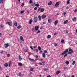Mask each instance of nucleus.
Masks as SVG:
<instances>
[{"label":"nucleus","mask_w":77,"mask_h":77,"mask_svg":"<svg viewBox=\"0 0 77 77\" xmlns=\"http://www.w3.org/2000/svg\"><path fill=\"white\" fill-rule=\"evenodd\" d=\"M67 52H68V49H66V51H64L62 53V54H61V55H63V54H66V53H67Z\"/></svg>","instance_id":"obj_1"},{"label":"nucleus","mask_w":77,"mask_h":77,"mask_svg":"<svg viewBox=\"0 0 77 77\" xmlns=\"http://www.w3.org/2000/svg\"><path fill=\"white\" fill-rule=\"evenodd\" d=\"M28 59L29 60H30V61H31V62H35V60L33 59L30 58H29Z\"/></svg>","instance_id":"obj_2"},{"label":"nucleus","mask_w":77,"mask_h":77,"mask_svg":"<svg viewBox=\"0 0 77 77\" xmlns=\"http://www.w3.org/2000/svg\"><path fill=\"white\" fill-rule=\"evenodd\" d=\"M4 46L5 48H8V47H9V44L8 43L5 44L4 45Z\"/></svg>","instance_id":"obj_3"},{"label":"nucleus","mask_w":77,"mask_h":77,"mask_svg":"<svg viewBox=\"0 0 77 77\" xmlns=\"http://www.w3.org/2000/svg\"><path fill=\"white\" fill-rule=\"evenodd\" d=\"M33 20L34 23H36V22H37V17H34Z\"/></svg>","instance_id":"obj_4"},{"label":"nucleus","mask_w":77,"mask_h":77,"mask_svg":"<svg viewBox=\"0 0 77 77\" xmlns=\"http://www.w3.org/2000/svg\"><path fill=\"white\" fill-rule=\"evenodd\" d=\"M39 28V26H35V30H38V29Z\"/></svg>","instance_id":"obj_5"},{"label":"nucleus","mask_w":77,"mask_h":77,"mask_svg":"<svg viewBox=\"0 0 77 77\" xmlns=\"http://www.w3.org/2000/svg\"><path fill=\"white\" fill-rule=\"evenodd\" d=\"M47 17V16L45 15H43L41 17L42 19H44V18H45V17Z\"/></svg>","instance_id":"obj_6"},{"label":"nucleus","mask_w":77,"mask_h":77,"mask_svg":"<svg viewBox=\"0 0 77 77\" xmlns=\"http://www.w3.org/2000/svg\"><path fill=\"white\" fill-rule=\"evenodd\" d=\"M60 4L59 2H57L55 5V7H57Z\"/></svg>","instance_id":"obj_7"},{"label":"nucleus","mask_w":77,"mask_h":77,"mask_svg":"<svg viewBox=\"0 0 77 77\" xmlns=\"http://www.w3.org/2000/svg\"><path fill=\"white\" fill-rule=\"evenodd\" d=\"M7 24L8 25L10 26H12V23L11 22H8Z\"/></svg>","instance_id":"obj_8"},{"label":"nucleus","mask_w":77,"mask_h":77,"mask_svg":"<svg viewBox=\"0 0 77 77\" xmlns=\"http://www.w3.org/2000/svg\"><path fill=\"white\" fill-rule=\"evenodd\" d=\"M17 75L19 76V77H21L22 75V74L21 73V72H19V74H17Z\"/></svg>","instance_id":"obj_9"},{"label":"nucleus","mask_w":77,"mask_h":77,"mask_svg":"<svg viewBox=\"0 0 77 77\" xmlns=\"http://www.w3.org/2000/svg\"><path fill=\"white\" fill-rule=\"evenodd\" d=\"M51 4H52V2L51 1H50L48 3V5H49V6H50V5H51Z\"/></svg>","instance_id":"obj_10"},{"label":"nucleus","mask_w":77,"mask_h":77,"mask_svg":"<svg viewBox=\"0 0 77 77\" xmlns=\"http://www.w3.org/2000/svg\"><path fill=\"white\" fill-rule=\"evenodd\" d=\"M48 23H51V19H48Z\"/></svg>","instance_id":"obj_11"},{"label":"nucleus","mask_w":77,"mask_h":77,"mask_svg":"<svg viewBox=\"0 0 77 77\" xmlns=\"http://www.w3.org/2000/svg\"><path fill=\"white\" fill-rule=\"evenodd\" d=\"M19 60L20 61H21L22 60V58H21V56L20 55H19Z\"/></svg>","instance_id":"obj_12"},{"label":"nucleus","mask_w":77,"mask_h":77,"mask_svg":"<svg viewBox=\"0 0 77 77\" xmlns=\"http://www.w3.org/2000/svg\"><path fill=\"white\" fill-rule=\"evenodd\" d=\"M20 38L21 41H24V39H23V37L22 36H20Z\"/></svg>","instance_id":"obj_13"},{"label":"nucleus","mask_w":77,"mask_h":77,"mask_svg":"<svg viewBox=\"0 0 77 77\" xmlns=\"http://www.w3.org/2000/svg\"><path fill=\"white\" fill-rule=\"evenodd\" d=\"M44 11V9L42 8V9L40 10V12H43Z\"/></svg>","instance_id":"obj_14"},{"label":"nucleus","mask_w":77,"mask_h":77,"mask_svg":"<svg viewBox=\"0 0 77 77\" xmlns=\"http://www.w3.org/2000/svg\"><path fill=\"white\" fill-rule=\"evenodd\" d=\"M68 20H67L65 21L64 22V24H67V23H68Z\"/></svg>","instance_id":"obj_15"},{"label":"nucleus","mask_w":77,"mask_h":77,"mask_svg":"<svg viewBox=\"0 0 77 77\" xmlns=\"http://www.w3.org/2000/svg\"><path fill=\"white\" fill-rule=\"evenodd\" d=\"M38 18L39 19V21H41V15H39L38 16Z\"/></svg>","instance_id":"obj_16"},{"label":"nucleus","mask_w":77,"mask_h":77,"mask_svg":"<svg viewBox=\"0 0 77 77\" xmlns=\"http://www.w3.org/2000/svg\"><path fill=\"white\" fill-rule=\"evenodd\" d=\"M60 72H61L60 71H57L56 74H59Z\"/></svg>","instance_id":"obj_17"},{"label":"nucleus","mask_w":77,"mask_h":77,"mask_svg":"<svg viewBox=\"0 0 77 77\" xmlns=\"http://www.w3.org/2000/svg\"><path fill=\"white\" fill-rule=\"evenodd\" d=\"M4 66L5 67H8V64L5 63L4 64Z\"/></svg>","instance_id":"obj_18"},{"label":"nucleus","mask_w":77,"mask_h":77,"mask_svg":"<svg viewBox=\"0 0 77 77\" xmlns=\"http://www.w3.org/2000/svg\"><path fill=\"white\" fill-rule=\"evenodd\" d=\"M57 23H58V20L55 21L54 23L55 25L56 26V24H57Z\"/></svg>","instance_id":"obj_19"},{"label":"nucleus","mask_w":77,"mask_h":77,"mask_svg":"<svg viewBox=\"0 0 77 77\" xmlns=\"http://www.w3.org/2000/svg\"><path fill=\"white\" fill-rule=\"evenodd\" d=\"M51 37V35H48V36L47 37V38H50Z\"/></svg>","instance_id":"obj_20"},{"label":"nucleus","mask_w":77,"mask_h":77,"mask_svg":"<svg viewBox=\"0 0 77 77\" xmlns=\"http://www.w3.org/2000/svg\"><path fill=\"white\" fill-rule=\"evenodd\" d=\"M32 20L30 19L29 20V23L30 24H32Z\"/></svg>","instance_id":"obj_21"},{"label":"nucleus","mask_w":77,"mask_h":77,"mask_svg":"<svg viewBox=\"0 0 77 77\" xmlns=\"http://www.w3.org/2000/svg\"><path fill=\"white\" fill-rule=\"evenodd\" d=\"M23 51H24L25 52H27V51H28V49H24Z\"/></svg>","instance_id":"obj_22"},{"label":"nucleus","mask_w":77,"mask_h":77,"mask_svg":"<svg viewBox=\"0 0 77 77\" xmlns=\"http://www.w3.org/2000/svg\"><path fill=\"white\" fill-rule=\"evenodd\" d=\"M18 65L19 66H23V64L21 63H18Z\"/></svg>","instance_id":"obj_23"},{"label":"nucleus","mask_w":77,"mask_h":77,"mask_svg":"<svg viewBox=\"0 0 77 77\" xmlns=\"http://www.w3.org/2000/svg\"><path fill=\"white\" fill-rule=\"evenodd\" d=\"M3 3V0H0V4Z\"/></svg>","instance_id":"obj_24"},{"label":"nucleus","mask_w":77,"mask_h":77,"mask_svg":"<svg viewBox=\"0 0 77 77\" xmlns=\"http://www.w3.org/2000/svg\"><path fill=\"white\" fill-rule=\"evenodd\" d=\"M11 61H10L9 63L8 64V66L10 67V66H11Z\"/></svg>","instance_id":"obj_25"},{"label":"nucleus","mask_w":77,"mask_h":77,"mask_svg":"<svg viewBox=\"0 0 77 77\" xmlns=\"http://www.w3.org/2000/svg\"><path fill=\"white\" fill-rule=\"evenodd\" d=\"M21 27H21V26L20 25H19L18 26H17V28L19 29H21Z\"/></svg>","instance_id":"obj_26"},{"label":"nucleus","mask_w":77,"mask_h":77,"mask_svg":"<svg viewBox=\"0 0 77 77\" xmlns=\"http://www.w3.org/2000/svg\"><path fill=\"white\" fill-rule=\"evenodd\" d=\"M29 3L30 4H32V3H33V2L32 0H30L29 1Z\"/></svg>","instance_id":"obj_27"},{"label":"nucleus","mask_w":77,"mask_h":77,"mask_svg":"<svg viewBox=\"0 0 77 77\" xmlns=\"http://www.w3.org/2000/svg\"><path fill=\"white\" fill-rule=\"evenodd\" d=\"M72 20L73 21H75V20H76V17H74L73 19H72Z\"/></svg>","instance_id":"obj_28"},{"label":"nucleus","mask_w":77,"mask_h":77,"mask_svg":"<svg viewBox=\"0 0 77 77\" xmlns=\"http://www.w3.org/2000/svg\"><path fill=\"white\" fill-rule=\"evenodd\" d=\"M38 48L39 50H40V51L41 50V48L40 46H38Z\"/></svg>","instance_id":"obj_29"},{"label":"nucleus","mask_w":77,"mask_h":77,"mask_svg":"<svg viewBox=\"0 0 77 77\" xmlns=\"http://www.w3.org/2000/svg\"><path fill=\"white\" fill-rule=\"evenodd\" d=\"M75 61H74L73 62V63H72V65H74V64H75Z\"/></svg>","instance_id":"obj_30"},{"label":"nucleus","mask_w":77,"mask_h":77,"mask_svg":"<svg viewBox=\"0 0 77 77\" xmlns=\"http://www.w3.org/2000/svg\"><path fill=\"white\" fill-rule=\"evenodd\" d=\"M43 57H45V53L43 54Z\"/></svg>","instance_id":"obj_31"},{"label":"nucleus","mask_w":77,"mask_h":77,"mask_svg":"<svg viewBox=\"0 0 77 77\" xmlns=\"http://www.w3.org/2000/svg\"><path fill=\"white\" fill-rule=\"evenodd\" d=\"M35 6H36L37 7H38V6H39V5L38 4H36L35 5Z\"/></svg>","instance_id":"obj_32"},{"label":"nucleus","mask_w":77,"mask_h":77,"mask_svg":"<svg viewBox=\"0 0 77 77\" xmlns=\"http://www.w3.org/2000/svg\"><path fill=\"white\" fill-rule=\"evenodd\" d=\"M66 64H67V65H68V64L69 63V61H66Z\"/></svg>","instance_id":"obj_33"},{"label":"nucleus","mask_w":77,"mask_h":77,"mask_svg":"<svg viewBox=\"0 0 77 77\" xmlns=\"http://www.w3.org/2000/svg\"><path fill=\"white\" fill-rule=\"evenodd\" d=\"M70 1V0H68L67 1V4H68L69 3V1Z\"/></svg>","instance_id":"obj_34"},{"label":"nucleus","mask_w":77,"mask_h":77,"mask_svg":"<svg viewBox=\"0 0 77 77\" xmlns=\"http://www.w3.org/2000/svg\"><path fill=\"white\" fill-rule=\"evenodd\" d=\"M17 22H16L14 23V26H17Z\"/></svg>","instance_id":"obj_35"},{"label":"nucleus","mask_w":77,"mask_h":77,"mask_svg":"<svg viewBox=\"0 0 77 77\" xmlns=\"http://www.w3.org/2000/svg\"><path fill=\"white\" fill-rule=\"evenodd\" d=\"M64 42H65V40H64L63 39L61 40L62 43H63Z\"/></svg>","instance_id":"obj_36"},{"label":"nucleus","mask_w":77,"mask_h":77,"mask_svg":"<svg viewBox=\"0 0 77 77\" xmlns=\"http://www.w3.org/2000/svg\"><path fill=\"white\" fill-rule=\"evenodd\" d=\"M35 5V3L34 2L33 4H32V6H33Z\"/></svg>","instance_id":"obj_37"},{"label":"nucleus","mask_w":77,"mask_h":77,"mask_svg":"<svg viewBox=\"0 0 77 77\" xmlns=\"http://www.w3.org/2000/svg\"><path fill=\"white\" fill-rule=\"evenodd\" d=\"M37 9H38V8L35 7L34 8V10H35V11H36V10H37Z\"/></svg>","instance_id":"obj_38"},{"label":"nucleus","mask_w":77,"mask_h":77,"mask_svg":"<svg viewBox=\"0 0 77 77\" xmlns=\"http://www.w3.org/2000/svg\"><path fill=\"white\" fill-rule=\"evenodd\" d=\"M69 54H72V52H69L68 53Z\"/></svg>","instance_id":"obj_39"},{"label":"nucleus","mask_w":77,"mask_h":77,"mask_svg":"<svg viewBox=\"0 0 77 77\" xmlns=\"http://www.w3.org/2000/svg\"><path fill=\"white\" fill-rule=\"evenodd\" d=\"M11 56V55H10V54H7V57H10Z\"/></svg>","instance_id":"obj_40"},{"label":"nucleus","mask_w":77,"mask_h":77,"mask_svg":"<svg viewBox=\"0 0 77 77\" xmlns=\"http://www.w3.org/2000/svg\"><path fill=\"white\" fill-rule=\"evenodd\" d=\"M69 51H72V49L71 48L69 49Z\"/></svg>","instance_id":"obj_41"},{"label":"nucleus","mask_w":77,"mask_h":77,"mask_svg":"<svg viewBox=\"0 0 77 77\" xmlns=\"http://www.w3.org/2000/svg\"><path fill=\"white\" fill-rule=\"evenodd\" d=\"M40 32H41V31H40V30H38L37 31V33H40Z\"/></svg>","instance_id":"obj_42"},{"label":"nucleus","mask_w":77,"mask_h":77,"mask_svg":"<svg viewBox=\"0 0 77 77\" xmlns=\"http://www.w3.org/2000/svg\"><path fill=\"white\" fill-rule=\"evenodd\" d=\"M44 53H47V50H45L44 51Z\"/></svg>","instance_id":"obj_43"},{"label":"nucleus","mask_w":77,"mask_h":77,"mask_svg":"<svg viewBox=\"0 0 77 77\" xmlns=\"http://www.w3.org/2000/svg\"><path fill=\"white\" fill-rule=\"evenodd\" d=\"M66 14V12H64V13H63V15L64 16H65V15Z\"/></svg>","instance_id":"obj_44"},{"label":"nucleus","mask_w":77,"mask_h":77,"mask_svg":"<svg viewBox=\"0 0 77 77\" xmlns=\"http://www.w3.org/2000/svg\"><path fill=\"white\" fill-rule=\"evenodd\" d=\"M24 3H22L21 5L23 7V6H24Z\"/></svg>","instance_id":"obj_45"},{"label":"nucleus","mask_w":77,"mask_h":77,"mask_svg":"<svg viewBox=\"0 0 77 77\" xmlns=\"http://www.w3.org/2000/svg\"><path fill=\"white\" fill-rule=\"evenodd\" d=\"M39 64H40V65H43V64H42V63L41 62L39 63Z\"/></svg>","instance_id":"obj_46"},{"label":"nucleus","mask_w":77,"mask_h":77,"mask_svg":"<svg viewBox=\"0 0 77 77\" xmlns=\"http://www.w3.org/2000/svg\"><path fill=\"white\" fill-rule=\"evenodd\" d=\"M42 64H43V65H44V63H45V61H42Z\"/></svg>","instance_id":"obj_47"},{"label":"nucleus","mask_w":77,"mask_h":77,"mask_svg":"<svg viewBox=\"0 0 77 77\" xmlns=\"http://www.w3.org/2000/svg\"><path fill=\"white\" fill-rule=\"evenodd\" d=\"M44 71H47V70H48V69L45 68L44 69Z\"/></svg>","instance_id":"obj_48"},{"label":"nucleus","mask_w":77,"mask_h":77,"mask_svg":"<svg viewBox=\"0 0 77 77\" xmlns=\"http://www.w3.org/2000/svg\"><path fill=\"white\" fill-rule=\"evenodd\" d=\"M41 10V8H39L38 9V11H39Z\"/></svg>","instance_id":"obj_49"},{"label":"nucleus","mask_w":77,"mask_h":77,"mask_svg":"<svg viewBox=\"0 0 77 77\" xmlns=\"http://www.w3.org/2000/svg\"><path fill=\"white\" fill-rule=\"evenodd\" d=\"M34 30H35V28H32V31H34Z\"/></svg>","instance_id":"obj_50"},{"label":"nucleus","mask_w":77,"mask_h":77,"mask_svg":"<svg viewBox=\"0 0 77 77\" xmlns=\"http://www.w3.org/2000/svg\"><path fill=\"white\" fill-rule=\"evenodd\" d=\"M68 56V54H66L64 55V57H66V56Z\"/></svg>","instance_id":"obj_51"},{"label":"nucleus","mask_w":77,"mask_h":77,"mask_svg":"<svg viewBox=\"0 0 77 77\" xmlns=\"http://www.w3.org/2000/svg\"><path fill=\"white\" fill-rule=\"evenodd\" d=\"M20 13L21 14H23V13H24V11H22Z\"/></svg>","instance_id":"obj_52"},{"label":"nucleus","mask_w":77,"mask_h":77,"mask_svg":"<svg viewBox=\"0 0 77 77\" xmlns=\"http://www.w3.org/2000/svg\"><path fill=\"white\" fill-rule=\"evenodd\" d=\"M54 45L56 47V46H57V44H56V43H55Z\"/></svg>","instance_id":"obj_53"},{"label":"nucleus","mask_w":77,"mask_h":77,"mask_svg":"<svg viewBox=\"0 0 77 77\" xmlns=\"http://www.w3.org/2000/svg\"><path fill=\"white\" fill-rule=\"evenodd\" d=\"M30 48L31 49V50H33V47H32V46H31L30 47Z\"/></svg>","instance_id":"obj_54"},{"label":"nucleus","mask_w":77,"mask_h":77,"mask_svg":"<svg viewBox=\"0 0 77 77\" xmlns=\"http://www.w3.org/2000/svg\"><path fill=\"white\" fill-rule=\"evenodd\" d=\"M33 68H31L30 69V71H33Z\"/></svg>","instance_id":"obj_55"},{"label":"nucleus","mask_w":77,"mask_h":77,"mask_svg":"<svg viewBox=\"0 0 77 77\" xmlns=\"http://www.w3.org/2000/svg\"><path fill=\"white\" fill-rule=\"evenodd\" d=\"M0 28H3V26L2 25H1L0 26Z\"/></svg>","instance_id":"obj_56"},{"label":"nucleus","mask_w":77,"mask_h":77,"mask_svg":"<svg viewBox=\"0 0 77 77\" xmlns=\"http://www.w3.org/2000/svg\"><path fill=\"white\" fill-rule=\"evenodd\" d=\"M3 51H2L1 52V54H3Z\"/></svg>","instance_id":"obj_57"},{"label":"nucleus","mask_w":77,"mask_h":77,"mask_svg":"<svg viewBox=\"0 0 77 77\" xmlns=\"http://www.w3.org/2000/svg\"><path fill=\"white\" fill-rule=\"evenodd\" d=\"M43 24H46V23L45 22H43Z\"/></svg>","instance_id":"obj_58"},{"label":"nucleus","mask_w":77,"mask_h":77,"mask_svg":"<svg viewBox=\"0 0 77 77\" xmlns=\"http://www.w3.org/2000/svg\"><path fill=\"white\" fill-rule=\"evenodd\" d=\"M74 12H77V9H75L74 10Z\"/></svg>","instance_id":"obj_59"},{"label":"nucleus","mask_w":77,"mask_h":77,"mask_svg":"<svg viewBox=\"0 0 77 77\" xmlns=\"http://www.w3.org/2000/svg\"><path fill=\"white\" fill-rule=\"evenodd\" d=\"M39 60L40 61H42L43 60L42 59H40Z\"/></svg>","instance_id":"obj_60"},{"label":"nucleus","mask_w":77,"mask_h":77,"mask_svg":"<svg viewBox=\"0 0 77 77\" xmlns=\"http://www.w3.org/2000/svg\"><path fill=\"white\" fill-rule=\"evenodd\" d=\"M57 35V33H54V35Z\"/></svg>","instance_id":"obj_61"},{"label":"nucleus","mask_w":77,"mask_h":77,"mask_svg":"<svg viewBox=\"0 0 77 77\" xmlns=\"http://www.w3.org/2000/svg\"><path fill=\"white\" fill-rule=\"evenodd\" d=\"M29 55H30L32 54V53L31 52H30L29 53Z\"/></svg>","instance_id":"obj_62"},{"label":"nucleus","mask_w":77,"mask_h":77,"mask_svg":"<svg viewBox=\"0 0 77 77\" xmlns=\"http://www.w3.org/2000/svg\"><path fill=\"white\" fill-rule=\"evenodd\" d=\"M38 56L37 55H36V56H35V57H36V58H38Z\"/></svg>","instance_id":"obj_63"},{"label":"nucleus","mask_w":77,"mask_h":77,"mask_svg":"<svg viewBox=\"0 0 77 77\" xmlns=\"http://www.w3.org/2000/svg\"><path fill=\"white\" fill-rule=\"evenodd\" d=\"M47 77H51V76L50 75H49L47 76Z\"/></svg>","instance_id":"obj_64"}]
</instances>
